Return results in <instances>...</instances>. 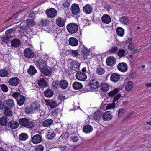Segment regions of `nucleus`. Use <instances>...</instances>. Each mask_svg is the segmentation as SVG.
<instances>
[{"instance_id":"38","label":"nucleus","mask_w":151,"mask_h":151,"mask_svg":"<svg viewBox=\"0 0 151 151\" xmlns=\"http://www.w3.org/2000/svg\"><path fill=\"white\" fill-rule=\"evenodd\" d=\"M120 21L125 25L128 24L129 22V20L128 18L126 17H122L120 19Z\"/></svg>"},{"instance_id":"28","label":"nucleus","mask_w":151,"mask_h":151,"mask_svg":"<svg viewBox=\"0 0 151 151\" xmlns=\"http://www.w3.org/2000/svg\"><path fill=\"white\" fill-rule=\"evenodd\" d=\"M12 38L11 36L10 35H4L3 37L2 40L3 42L7 43L12 41Z\"/></svg>"},{"instance_id":"5","label":"nucleus","mask_w":151,"mask_h":151,"mask_svg":"<svg viewBox=\"0 0 151 151\" xmlns=\"http://www.w3.org/2000/svg\"><path fill=\"white\" fill-rule=\"evenodd\" d=\"M24 55L27 58H32L34 56V53L32 52L30 49L28 48L24 50Z\"/></svg>"},{"instance_id":"35","label":"nucleus","mask_w":151,"mask_h":151,"mask_svg":"<svg viewBox=\"0 0 151 151\" xmlns=\"http://www.w3.org/2000/svg\"><path fill=\"white\" fill-rule=\"evenodd\" d=\"M7 119L4 116L0 118V124L1 126H5L7 124Z\"/></svg>"},{"instance_id":"44","label":"nucleus","mask_w":151,"mask_h":151,"mask_svg":"<svg viewBox=\"0 0 151 151\" xmlns=\"http://www.w3.org/2000/svg\"><path fill=\"white\" fill-rule=\"evenodd\" d=\"M41 70L42 73L48 76L50 73V70L46 68L45 67Z\"/></svg>"},{"instance_id":"36","label":"nucleus","mask_w":151,"mask_h":151,"mask_svg":"<svg viewBox=\"0 0 151 151\" xmlns=\"http://www.w3.org/2000/svg\"><path fill=\"white\" fill-rule=\"evenodd\" d=\"M116 32L119 36L122 37L124 34V30L122 28L118 27L116 29Z\"/></svg>"},{"instance_id":"47","label":"nucleus","mask_w":151,"mask_h":151,"mask_svg":"<svg viewBox=\"0 0 151 151\" xmlns=\"http://www.w3.org/2000/svg\"><path fill=\"white\" fill-rule=\"evenodd\" d=\"M125 53L124 50L122 49H120L117 52V54L118 56L120 57H122L124 55Z\"/></svg>"},{"instance_id":"45","label":"nucleus","mask_w":151,"mask_h":151,"mask_svg":"<svg viewBox=\"0 0 151 151\" xmlns=\"http://www.w3.org/2000/svg\"><path fill=\"white\" fill-rule=\"evenodd\" d=\"M125 112V109L123 108H121L118 111V115L119 117L123 116Z\"/></svg>"},{"instance_id":"2","label":"nucleus","mask_w":151,"mask_h":151,"mask_svg":"<svg viewBox=\"0 0 151 151\" xmlns=\"http://www.w3.org/2000/svg\"><path fill=\"white\" fill-rule=\"evenodd\" d=\"M45 13L48 18H53L57 16V12L55 9L51 8L46 10Z\"/></svg>"},{"instance_id":"13","label":"nucleus","mask_w":151,"mask_h":151,"mask_svg":"<svg viewBox=\"0 0 151 151\" xmlns=\"http://www.w3.org/2000/svg\"><path fill=\"white\" fill-rule=\"evenodd\" d=\"M116 59L114 57L110 56L108 57L106 60L107 65L108 66H113L116 63Z\"/></svg>"},{"instance_id":"61","label":"nucleus","mask_w":151,"mask_h":151,"mask_svg":"<svg viewBox=\"0 0 151 151\" xmlns=\"http://www.w3.org/2000/svg\"><path fill=\"white\" fill-rule=\"evenodd\" d=\"M27 23H28V25H29L30 24H32L34 23V22L33 20L31 19L28 20L27 21Z\"/></svg>"},{"instance_id":"26","label":"nucleus","mask_w":151,"mask_h":151,"mask_svg":"<svg viewBox=\"0 0 151 151\" xmlns=\"http://www.w3.org/2000/svg\"><path fill=\"white\" fill-rule=\"evenodd\" d=\"M102 21L104 23L109 24L111 21L110 16L108 15H104L101 18Z\"/></svg>"},{"instance_id":"55","label":"nucleus","mask_w":151,"mask_h":151,"mask_svg":"<svg viewBox=\"0 0 151 151\" xmlns=\"http://www.w3.org/2000/svg\"><path fill=\"white\" fill-rule=\"evenodd\" d=\"M70 139L74 142H76L78 140V137L76 136H71Z\"/></svg>"},{"instance_id":"56","label":"nucleus","mask_w":151,"mask_h":151,"mask_svg":"<svg viewBox=\"0 0 151 151\" xmlns=\"http://www.w3.org/2000/svg\"><path fill=\"white\" fill-rule=\"evenodd\" d=\"M71 53L73 56L74 57L77 56L79 55L78 52V51L77 50H73L72 51Z\"/></svg>"},{"instance_id":"54","label":"nucleus","mask_w":151,"mask_h":151,"mask_svg":"<svg viewBox=\"0 0 151 151\" xmlns=\"http://www.w3.org/2000/svg\"><path fill=\"white\" fill-rule=\"evenodd\" d=\"M118 50V48L116 46L112 47L110 49L109 52L112 53L115 52Z\"/></svg>"},{"instance_id":"25","label":"nucleus","mask_w":151,"mask_h":151,"mask_svg":"<svg viewBox=\"0 0 151 151\" xmlns=\"http://www.w3.org/2000/svg\"><path fill=\"white\" fill-rule=\"evenodd\" d=\"M53 120L51 119H49L44 121L42 123V125L45 127L50 126L53 123Z\"/></svg>"},{"instance_id":"48","label":"nucleus","mask_w":151,"mask_h":151,"mask_svg":"<svg viewBox=\"0 0 151 151\" xmlns=\"http://www.w3.org/2000/svg\"><path fill=\"white\" fill-rule=\"evenodd\" d=\"M70 4V1L69 0H64L63 1V5L64 7H68Z\"/></svg>"},{"instance_id":"52","label":"nucleus","mask_w":151,"mask_h":151,"mask_svg":"<svg viewBox=\"0 0 151 151\" xmlns=\"http://www.w3.org/2000/svg\"><path fill=\"white\" fill-rule=\"evenodd\" d=\"M43 147L42 145H40L36 147L35 150L36 151H43Z\"/></svg>"},{"instance_id":"57","label":"nucleus","mask_w":151,"mask_h":151,"mask_svg":"<svg viewBox=\"0 0 151 151\" xmlns=\"http://www.w3.org/2000/svg\"><path fill=\"white\" fill-rule=\"evenodd\" d=\"M13 31V29L11 28L8 29L5 32V33L6 35L9 34L10 33H12Z\"/></svg>"},{"instance_id":"40","label":"nucleus","mask_w":151,"mask_h":151,"mask_svg":"<svg viewBox=\"0 0 151 151\" xmlns=\"http://www.w3.org/2000/svg\"><path fill=\"white\" fill-rule=\"evenodd\" d=\"M28 137V135L25 133H21L19 136V139L21 141L25 140L27 139Z\"/></svg>"},{"instance_id":"63","label":"nucleus","mask_w":151,"mask_h":151,"mask_svg":"<svg viewBox=\"0 0 151 151\" xmlns=\"http://www.w3.org/2000/svg\"><path fill=\"white\" fill-rule=\"evenodd\" d=\"M66 146H64L63 147H60V150L61 151H63L64 150H65L66 149Z\"/></svg>"},{"instance_id":"49","label":"nucleus","mask_w":151,"mask_h":151,"mask_svg":"<svg viewBox=\"0 0 151 151\" xmlns=\"http://www.w3.org/2000/svg\"><path fill=\"white\" fill-rule=\"evenodd\" d=\"M1 89L4 92H7L8 89L7 86L4 84H2L0 86Z\"/></svg>"},{"instance_id":"21","label":"nucleus","mask_w":151,"mask_h":151,"mask_svg":"<svg viewBox=\"0 0 151 151\" xmlns=\"http://www.w3.org/2000/svg\"><path fill=\"white\" fill-rule=\"evenodd\" d=\"M70 45L72 46H76L78 45V42L77 39L74 37H71L68 40Z\"/></svg>"},{"instance_id":"30","label":"nucleus","mask_w":151,"mask_h":151,"mask_svg":"<svg viewBox=\"0 0 151 151\" xmlns=\"http://www.w3.org/2000/svg\"><path fill=\"white\" fill-rule=\"evenodd\" d=\"M92 127L89 125H87L85 126L83 129V132L86 133H90L92 131Z\"/></svg>"},{"instance_id":"20","label":"nucleus","mask_w":151,"mask_h":151,"mask_svg":"<svg viewBox=\"0 0 151 151\" xmlns=\"http://www.w3.org/2000/svg\"><path fill=\"white\" fill-rule=\"evenodd\" d=\"M65 20L60 17H58L56 20V24L60 27H63L65 24Z\"/></svg>"},{"instance_id":"34","label":"nucleus","mask_w":151,"mask_h":151,"mask_svg":"<svg viewBox=\"0 0 151 151\" xmlns=\"http://www.w3.org/2000/svg\"><path fill=\"white\" fill-rule=\"evenodd\" d=\"M44 93L45 96L48 97L52 96L53 95V91L49 89H47L45 91H44Z\"/></svg>"},{"instance_id":"4","label":"nucleus","mask_w":151,"mask_h":151,"mask_svg":"<svg viewBox=\"0 0 151 151\" xmlns=\"http://www.w3.org/2000/svg\"><path fill=\"white\" fill-rule=\"evenodd\" d=\"M76 78L79 80L85 81L87 78V76L84 73H82L81 71H78L76 74Z\"/></svg>"},{"instance_id":"32","label":"nucleus","mask_w":151,"mask_h":151,"mask_svg":"<svg viewBox=\"0 0 151 151\" xmlns=\"http://www.w3.org/2000/svg\"><path fill=\"white\" fill-rule=\"evenodd\" d=\"M38 84L41 87L44 88L47 86L46 81L43 78L40 79L38 81Z\"/></svg>"},{"instance_id":"15","label":"nucleus","mask_w":151,"mask_h":151,"mask_svg":"<svg viewBox=\"0 0 151 151\" xmlns=\"http://www.w3.org/2000/svg\"><path fill=\"white\" fill-rule=\"evenodd\" d=\"M102 116L103 119L104 121L110 120L112 117V116L110 112L109 111L105 112Z\"/></svg>"},{"instance_id":"62","label":"nucleus","mask_w":151,"mask_h":151,"mask_svg":"<svg viewBox=\"0 0 151 151\" xmlns=\"http://www.w3.org/2000/svg\"><path fill=\"white\" fill-rule=\"evenodd\" d=\"M133 114V113H129L128 115L126 116L125 118L126 119H127L128 118H130L131 116L132 115V114Z\"/></svg>"},{"instance_id":"50","label":"nucleus","mask_w":151,"mask_h":151,"mask_svg":"<svg viewBox=\"0 0 151 151\" xmlns=\"http://www.w3.org/2000/svg\"><path fill=\"white\" fill-rule=\"evenodd\" d=\"M118 92L117 89H114L113 90L111 91L109 93V95L111 96H114Z\"/></svg>"},{"instance_id":"3","label":"nucleus","mask_w":151,"mask_h":151,"mask_svg":"<svg viewBox=\"0 0 151 151\" xmlns=\"http://www.w3.org/2000/svg\"><path fill=\"white\" fill-rule=\"evenodd\" d=\"M19 82V79L17 77H16L11 78L8 81L9 84L12 86H17Z\"/></svg>"},{"instance_id":"24","label":"nucleus","mask_w":151,"mask_h":151,"mask_svg":"<svg viewBox=\"0 0 151 151\" xmlns=\"http://www.w3.org/2000/svg\"><path fill=\"white\" fill-rule=\"evenodd\" d=\"M20 44V41L19 39H15L11 41V45L12 47H19Z\"/></svg>"},{"instance_id":"58","label":"nucleus","mask_w":151,"mask_h":151,"mask_svg":"<svg viewBox=\"0 0 151 151\" xmlns=\"http://www.w3.org/2000/svg\"><path fill=\"white\" fill-rule=\"evenodd\" d=\"M35 126V124L34 123L30 122L28 124V125L27 126V127L28 128H32L34 127Z\"/></svg>"},{"instance_id":"19","label":"nucleus","mask_w":151,"mask_h":151,"mask_svg":"<svg viewBox=\"0 0 151 151\" xmlns=\"http://www.w3.org/2000/svg\"><path fill=\"white\" fill-rule=\"evenodd\" d=\"M111 80L114 82H117L120 78V75L117 73H113L111 76Z\"/></svg>"},{"instance_id":"46","label":"nucleus","mask_w":151,"mask_h":151,"mask_svg":"<svg viewBox=\"0 0 151 151\" xmlns=\"http://www.w3.org/2000/svg\"><path fill=\"white\" fill-rule=\"evenodd\" d=\"M105 72L104 69L101 68H98L96 69V73L99 75H102Z\"/></svg>"},{"instance_id":"18","label":"nucleus","mask_w":151,"mask_h":151,"mask_svg":"<svg viewBox=\"0 0 151 151\" xmlns=\"http://www.w3.org/2000/svg\"><path fill=\"white\" fill-rule=\"evenodd\" d=\"M99 86V84L95 80L93 79L90 81L89 85L90 87L95 89L97 88Z\"/></svg>"},{"instance_id":"8","label":"nucleus","mask_w":151,"mask_h":151,"mask_svg":"<svg viewBox=\"0 0 151 151\" xmlns=\"http://www.w3.org/2000/svg\"><path fill=\"white\" fill-rule=\"evenodd\" d=\"M45 103L46 105L51 109L55 108L57 106L56 101L54 100H48L46 101Z\"/></svg>"},{"instance_id":"39","label":"nucleus","mask_w":151,"mask_h":151,"mask_svg":"<svg viewBox=\"0 0 151 151\" xmlns=\"http://www.w3.org/2000/svg\"><path fill=\"white\" fill-rule=\"evenodd\" d=\"M55 133L52 130H49L47 135V137L49 139H51L54 138Z\"/></svg>"},{"instance_id":"22","label":"nucleus","mask_w":151,"mask_h":151,"mask_svg":"<svg viewBox=\"0 0 151 151\" xmlns=\"http://www.w3.org/2000/svg\"><path fill=\"white\" fill-rule=\"evenodd\" d=\"M8 126L12 129H15L18 127L19 124L17 122L11 120L9 122Z\"/></svg>"},{"instance_id":"12","label":"nucleus","mask_w":151,"mask_h":151,"mask_svg":"<svg viewBox=\"0 0 151 151\" xmlns=\"http://www.w3.org/2000/svg\"><path fill=\"white\" fill-rule=\"evenodd\" d=\"M42 138L39 134H36L34 135L32 139V142L34 144H37L41 142Z\"/></svg>"},{"instance_id":"60","label":"nucleus","mask_w":151,"mask_h":151,"mask_svg":"<svg viewBox=\"0 0 151 151\" xmlns=\"http://www.w3.org/2000/svg\"><path fill=\"white\" fill-rule=\"evenodd\" d=\"M121 94L120 93L117 94L115 97L114 99V101H115L118 99L121 96Z\"/></svg>"},{"instance_id":"23","label":"nucleus","mask_w":151,"mask_h":151,"mask_svg":"<svg viewBox=\"0 0 151 151\" xmlns=\"http://www.w3.org/2000/svg\"><path fill=\"white\" fill-rule=\"evenodd\" d=\"M19 122L20 125L27 127L29 123V120L27 118H20Z\"/></svg>"},{"instance_id":"43","label":"nucleus","mask_w":151,"mask_h":151,"mask_svg":"<svg viewBox=\"0 0 151 151\" xmlns=\"http://www.w3.org/2000/svg\"><path fill=\"white\" fill-rule=\"evenodd\" d=\"M8 71L6 70L3 69L0 71V76L6 77L8 76Z\"/></svg>"},{"instance_id":"9","label":"nucleus","mask_w":151,"mask_h":151,"mask_svg":"<svg viewBox=\"0 0 151 151\" xmlns=\"http://www.w3.org/2000/svg\"><path fill=\"white\" fill-rule=\"evenodd\" d=\"M83 11L85 14H89L92 12V7L89 4H87L83 7Z\"/></svg>"},{"instance_id":"6","label":"nucleus","mask_w":151,"mask_h":151,"mask_svg":"<svg viewBox=\"0 0 151 151\" xmlns=\"http://www.w3.org/2000/svg\"><path fill=\"white\" fill-rule=\"evenodd\" d=\"M71 69L73 70V72L74 73L78 70L80 64L76 61H73L70 63Z\"/></svg>"},{"instance_id":"53","label":"nucleus","mask_w":151,"mask_h":151,"mask_svg":"<svg viewBox=\"0 0 151 151\" xmlns=\"http://www.w3.org/2000/svg\"><path fill=\"white\" fill-rule=\"evenodd\" d=\"M115 105L114 104H108L106 107V109L107 110L111 109H113L115 107Z\"/></svg>"},{"instance_id":"59","label":"nucleus","mask_w":151,"mask_h":151,"mask_svg":"<svg viewBox=\"0 0 151 151\" xmlns=\"http://www.w3.org/2000/svg\"><path fill=\"white\" fill-rule=\"evenodd\" d=\"M48 21L46 19L42 20L41 21V22L43 25H47L48 24Z\"/></svg>"},{"instance_id":"7","label":"nucleus","mask_w":151,"mask_h":151,"mask_svg":"<svg viewBox=\"0 0 151 151\" xmlns=\"http://www.w3.org/2000/svg\"><path fill=\"white\" fill-rule=\"evenodd\" d=\"M72 13L75 14L76 15L78 14L80 11V8L78 5L76 3L73 4H72L71 7Z\"/></svg>"},{"instance_id":"51","label":"nucleus","mask_w":151,"mask_h":151,"mask_svg":"<svg viewBox=\"0 0 151 151\" xmlns=\"http://www.w3.org/2000/svg\"><path fill=\"white\" fill-rule=\"evenodd\" d=\"M20 93L18 92H14L12 93V96L16 99H18L19 97L20 96Z\"/></svg>"},{"instance_id":"17","label":"nucleus","mask_w":151,"mask_h":151,"mask_svg":"<svg viewBox=\"0 0 151 151\" xmlns=\"http://www.w3.org/2000/svg\"><path fill=\"white\" fill-rule=\"evenodd\" d=\"M40 107V105L39 103L36 101L32 102L30 105V107L29 108L31 110H37Z\"/></svg>"},{"instance_id":"33","label":"nucleus","mask_w":151,"mask_h":151,"mask_svg":"<svg viewBox=\"0 0 151 151\" xmlns=\"http://www.w3.org/2000/svg\"><path fill=\"white\" fill-rule=\"evenodd\" d=\"M133 87V83L131 81H129L127 82L125 88L127 91H130L132 89Z\"/></svg>"},{"instance_id":"27","label":"nucleus","mask_w":151,"mask_h":151,"mask_svg":"<svg viewBox=\"0 0 151 151\" xmlns=\"http://www.w3.org/2000/svg\"><path fill=\"white\" fill-rule=\"evenodd\" d=\"M59 85L62 89H64L67 88L68 83L66 81L63 80L60 82Z\"/></svg>"},{"instance_id":"29","label":"nucleus","mask_w":151,"mask_h":151,"mask_svg":"<svg viewBox=\"0 0 151 151\" xmlns=\"http://www.w3.org/2000/svg\"><path fill=\"white\" fill-rule=\"evenodd\" d=\"M25 99V97L24 96L21 95L17 100L18 105L19 106H21L23 104Z\"/></svg>"},{"instance_id":"11","label":"nucleus","mask_w":151,"mask_h":151,"mask_svg":"<svg viewBox=\"0 0 151 151\" xmlns=\"http://www.w3.org/2000/svg\"><path fill=\"white\" fill-rule=\"evenodd\" d=\"M117 68L119 70L123 72H125L127 70V64L124 63H121L119 64Z\"/></svg>"},{"instance_id":"16","label":"nucleus","mask_w":151,"mask_h":151,"mask_svg":"<svg viewBox=\"0 0 151 151\" xmlns=\"http://www.w3.org/2000/svg\"><path fill=\"white\" fill-rule=\"evenodd\" d=\"M102 113L99 111L96 112L93 114V119L96 121L98 122L101 120Z\"/></svg>"},{"instance_id":"41","label":"nucleus","mask_w":151,"mask_h":151,"mask_svg":"<svg viewBox=\"0 0 151 151\" xmlns=\"http://www.w3.org/2000/svg\"><path fill=\"white\" fill-rule=\"evenodd\" d=\"M109 85L107 83L102 84L101 87V90L103 91H106L109 90Z\"/></svg>"},{"instance_id":"10","label":"nucleus","mask_w":151,"mask_h":151,"mask_svg":"<svg viewBox=\"0 0 151 151\" xmlns=\"http://www.w3.org/2000/svg\"><path fill=\"white\" fill-rule=\"evenodd\" d=\"M35 63L36 65L40 70L45 67L46 66L45 61L42 59H40Z\"/></svg>"},{"instance_id":"14","label":"nucleus","mask_w":151,"mask_h":151,"mask_svg":"<svg viewBox=\"0 0 151 151\" xmlns=\"http://www.w3.org/2000/svg\"><path fill=\"white\" fill-rule=\"evenodd\" d=\"M4 115L8 118H11L13 116V113L8 107H5L4 108Z\"/></svg>"},{"instance_id":"31","label":"nucleus","mask_w":151,"mask_h":151,"mask_svg":"<svg viewBox=\"0 0 151 151\" xmlns=\"http://www.w3.org/2000/svg\"><path fill=\"white\" fill-rule=\"evenodd\" d=\"M73 87L75 90L80 89L82 88L83 86L81 83L75 82L73 84Z\"/></svg>"},{"instance_id":"37","label":"nucleus","mask_w":151,"mask_h":151,"mask_svg":"<svg viewBox=\"0 0 151 151\" xmlns=\"http://www.w3.org/2000/svg\"><path fill=\"white\" fill-rule=\"evenodd\" d=\"M28 73L31 75H33L36 73L37 70L32 66H31L28 70Z\"/></svg>"},{"instance_id":"1","label":"nucleus","mask_w":151,"mask_h":151,"mask_svg":"<svg viewBox=\"0 0 151 151\" xmlns=\"http://www.w3.org/2000/svg\"><path fill=\"white\" fill-rule=\"evenodd\" d=\"M66 27L68 31L71 34L76 33L78 29L77 24L75 23H70L67 25Z\"/></svg>"},{"instance_id":"42","label":"nucleus","mask_w":151,"mask_h":151,"mask_svg":"<svg viewBox=\"0 0 151 151\" xmlns=\"http://www.w3.org/2000/svg\"><path fill=\"white\" fill-rule=\"evenodd\" d=\"M7 105L11 107L14 106V104L13 100L11 99H9L6 101Z\"/></svg>"},{"instance_id":"64","label":"nucleus","mask_w":151,"mask_h":151,"mask_svg":"<svg viewBox=\"0 0 151 151\" xmlns=\"http://www.w3.org/2000/svg\"><path fill=\"white\" fill-rule=\"evenodd\" d=\"M30 110H29V109L28 108H27V109H25V112L28 114V113H30V112H31L32 111V110H31L30 109Z\"/></svg>"}]
</instances>
